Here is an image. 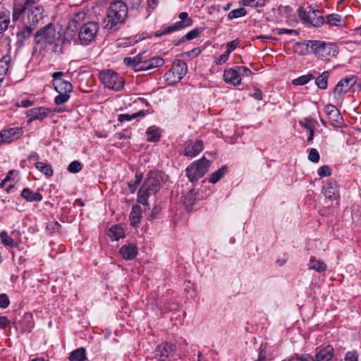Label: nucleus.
<instances>
[{
	"mask_svg": "<svg viewBox=\"0 0 361 361\" xmlns=\"http://www.w3.org/2000/svg\"><path fill=\"white\" fill-rule=\"evenodd\" d=\"M209 161L205 157L195 161L186 169V175L192 182L201 178L208 171Z\"/></svg>",
	"mask_w": 361,
	"mask_h": 361,
	"instance_id": "423d86ee",
	"label": "nucleus"
},
{
	"mask_svg": "<svg viewBox=\"0 0 361 361\" xmlns=\"http://www.w3.org/2000/svg\"><path fill=\"white\" fill-rule=\"evenodd\" d=\"M99 78L104 85L109 89L119 90L123 87V78L113 71L107 70L101 72Z\"/></svg>",
	"mask_w": 361,
	"mask_h": 361,
	"instance_id": "6e6552de",
	"label": "nucleus"
},
{
	"mask_svg": "<svg viewBox=\"0 0 361 361\" xmlns=\"http://www.w3.org/2000/svg\"><path fill=\"white\" fill-rule=\"evenodd\" d=\"M142 209L140 205H134L132 208V211L130 214V225L135 226L137 224L140 222L142 217L141 216Z\"/></svg>",
	"mask_w": 361,
	"mask_h": 361,
	"instance_id": "bb28decb",
	"label": "nucleus"
},
{
	"mask_svg": "<svg viewBox=\"0 0 361 361\" xmlns=\"http://www.w3.org/2000/svg\"><path fill=\"white\" fill-rule=\"evenodd\" d=\"M178 18L180 19L179 21L157 31L154 33V36L161 37L164 35H167L192 25V19L188 16V13L187 12H181L179 14Z\"/></svg>",
	"mask_w": 361,
	"mask_h": 361,
	"instance_id": "0eeeda50",
	"label": "nucleus"
},
{
	"mask_svg": "<svg viewBox=\"0 0 361 361\" xmlns=\"http://www.w3.org/2000/svg\"><path fill=\"white\" fill-rule=\"evenodd\" d=\"M299 123L301 126L306 128L307 130H310V129H314V126L311 119L305 118L303 121H300Z\"/></svg>",
	"mask_w": 361,
	"mask_h": 361,
	"instance_id": "13d9d810",
	"label": "nucleus"
},
{
	"mask_svg": "<svg viewBox=\"0 0 361 361\" xmlns=\"http://www.w3.org/2000/svg\"><path fill=\"white\" fill-rule=\"evenodd\" d=\"M203 150V142L201 140H189L185 143L181 154L192 158Z\"/></svg>",
	"mask_w": 361,
	"mask_h": 361,
	"instance_id": "4468645a",
	"label": "nucleus"
},
{
	"mask_svg": "<svg viewBox=\"0 0 361 361\" xmlns=\"http://www.w3.org/2000/svg\"><path fill=\"white\" fill-rule=\"evenodd\" d=\"M331 173V169L329 166L324 165L318 169V175L320 177H326L330 176Z\"/></svg>",
	"mask_w": 361,
	"mask_h": 361,
	"instance_id": "6e6d98bb",
	"label": "nucleus"
},
{
	"mask_svg": "<svg viewBox=\"0 0 361 361\" xmlns=\"http://www.w3.org/2000/svg\"><path fill=\"white\" fill-rule=\"evenodd\" d=\"M128 15V7L121 1L112 3L108 10L106 27L116 30L123 24Z\"/></svg>",
	"mask_w": 361,
	"mask_h": 361,
	"instance_id": "7ed1b4c3",
	"label": "nucleus"
},
{
	"mask_svg": "<svg viewBox=\"0 0 361 361\" xmlns=\"http://www.w3.org/2000/svg\"><path fill=\"white\" fill-rule=\"evenodd\" d=\"M323 192L326 199L330 201L337 200L339 197V193L336 181L333 179L328 180L326 185L323 188Z\"/></svg>",
	"mask_w": 361,
	"mask_h": 361,
	"instance_id": "f3484780",
	"label": "nucleus"
},
{
	"mask_svg": "<svg viewBox=\"0 0 361 361\" xmlns=\"http://www.w3.org/2000/svg\"><path fill=\"white\" fill-rule=\"evenodd\" d=\"M187 70L186 63L180 59L176 60L170 69L180 80L185 75Z\"/></svg>",
	"mask_w": 361,
	"mask_h": 361,
	"instance_id": "4be33fe9",
	"label": "nucleus"
},
{
	"mask_svg": "<svg viewBox=\"0 0 361 361\" xmlns=\"http://www.w3.org/2000/svg\"><path fill=\"white\" fill-rule=\"evenodd\" d=\"M146 51H142L134 57H126L123 62L136 72L151 71L164 65L165 61L161 57H148L146 56Z\"/></svg>",
	"mask_w": 361,
	"mask_h": 361,
	"instance_id": "f03ea898",
	"label": "nucleus"
},
{
	"mask_svg": "<svg viewBox=\"0 0 361 361\" xmlns=\"http://www.w3.org/2000/svg\"><path fill=\"white\" fill-rule=\"evenodd\" d=\"M244 6H250L252 8H261L265 6V0H241L240 2Z\"/></svg>",
	"mask_w": 361,
	"mask_h": 361,
	"instance_id": "a19ab883",
	"label": "nucleus"
},
{
	"mask_svg": "<svg viewBox=\"0 0 361 361\" xmlns=\"http://www.w3.org/2000/svg\"><path fill=\"white\" fill-rule=\"evenodd\" d=\"M40 0H25L27 24L36 27L44 17V8L39 4Z\"/></svg>",
	"mask_w": 361,
	"mask_h": 361,
	"instance_id": "39448f33",
	"label": "nucleus"
},
{
	"mask_svg": "<svg viewBox=\"0 0 361 361\" xmlns=\"http://www.w3.org/2000/svg\"><path fill=\"white\" fill-rule=\"evenodd\" d=\"M164 78L166 81L171 85L175 84L180 81V79H179L176 74H174L171 71H169L164 74Z\"/></svg>",
	"mask_w": 361,
	"mask_h": 361,
	"instance_id": "09e8293b",
	"label": "nucleus"
},
{
	"mask_svg": "<svg viewBox=\"0 0 361 361\" xmlns=\"http://www.w3.org/2000/svg\"><path fill=\"white\" fill-rule=\"evenodd\" d=\"M176 350L175 345L165 343L159 345L155 350V357L159 361H165L166 358L173 356Z\"/></svg>",
	"mask_w": 361,
	"mask_h": 361,
	"instance_id": "2eb2a0df",
	"label": "nucleus"
},
{
	"mask_svg": "<svg viewBox=\"0 0 361 361\" xmlns=\"http://www.w3.org/2000/svg\"><path fill=\"white\" fill-rule=\"evenodd\" d=\"M167 180V176L161 171H149L137 194V202L143 205L148 204V197L155 194L161 183Z\"/></svg>",
	"mask_w": 361,
	"mask_h": 361,
	"instance_id": "f257e3e1",
	"label": "nucleus"
},
{
	"mask_svg": "<svg viewBox=\"0 0 361 361\" xmlns=\"http://www.w3.org/2000/svg\"><path fill=\"white\" fill-rule=\"evenodd\" d=\"M61 225L56 221H49L47 224V229L50 231L51 233H57L60 231Z\"/></svg>",
	"mask_w": 361,
	"mask_h": 361,
	"instance_id": "3c124183",
	"label": "nucleus"
},
{
	"mask_svg": "<svg viewBox=\"0 0 361 361\" xmlns=\"http://www.w3.org/2000/svg\"><path fill=\"white\" fill-rule=\"evenodd\" d=\"M310 269H314L318 272L326 271V265L321 260L317 259L315 257H312L310 262Z\"/></svg>",
	"mask_w": 361,
	"mask_h": 361,
	"instance_id": "c9c22d12",
	"label": "nucleus"
},
{
	"mask_svg": "<svg viewBox=\"0 0 361 361\" xmlns=\"http://www.w3.org/2000/svg\"><path fill=\"white\" fill-rule=\"evenodd\" d=\"M326 23L330 27L336 26L341 27L342 25L341 16L336 13L329 14L326 16Z\"/></svg>",
	"mask_w": 361,
	"mask_h": 361,
	"instance_id": "7c9ffc66",
	"label": "nucleus"
},
{
	"mask_svg": "<svg viewBox=\"0 0 361 361\" xmlns=\"http://www.w3.org/2000/svg\"><path fill=\"white\" fill-rule=\"evenodd\" d=\"M142 178V177L141 175L136 174L135 181L133 183L131 181L128 183L131 192H134L135 191L137 185L141 183Z\"/></svg>",
	"mask_w": 361,
	"mask_h": 361,
	"instance_id": "5fc2aeb1",
	"label": "nucleus"
},
{
	"mask_svg": "<svg viewBox=\"0 0 361 361\" xmlns=\"http://www.w3.org/2000/svg\"><path fill=\"white\" fill-rule=\"evenodd\" d=\"M63 75L64 73L61 71L54 72L52 74L53 85L58 93H71L73 91V85L70 82L62 78Z\"/></svg>",
	"mask_w": 361,
	"mask_h": 361,
	"instance_id": "9b49d317",
	"label": "nucleus"
},
{
	"mask_svg": "<svg viewBox=\"0 0 361 361\" xmlns=\"http://www.w3.org/2000/svg\"><path fill=\"white\" fill-rule=\"evenodd\" d=\"M119 252L124 259L131 260L136 257L137 249L135 245L128 244L123 245Z\"/></svg>",
	"mask_w": 361,
	"mask_h": 361,
	"instance_id": "412c9836",
	"label": "nucleus"
},
{
	"mask_svg": "<svg viewBox=\"0 0 361 361\" xmlns=\"http://www.w3.org/2000/svg\"><path fill=\"white\" fill-rule=\"evenodd\" d=\"M202 29L195 28L188 32L185 35L183 36L178 42L175 43L176 46L179 45L180 43L184 42L185 40H192L199 36L201 33Z\"/></svg>",
	"mask_w": 361,
	"mask_h": 361,
	"instance_id": "f704fd0d",
	"label": "nucleus"
},
{
	"mask_svg": "<svg viewBox=\"0 0 361 361\" xmlns=\"http://www.w3.org/2000/svg\"><path fill=\"white\" fill-rule=\"evenodd\" d=\"M228 171L226 166H221L218 171L212 173L209 178V181L212 183H217Z\"/></svg>",
	"mask_w": 361,
	"mask_h": 361,
	"instance_id": "473e14b6",
	"label": "nucleus"
},
{
	"mask_svg": "<svg viewBox=\"0 0 361 361\" xmlns=\"http://www.w3.org/2000/svg\"><path fill=\"white\" fill-rule=\"evenodd\" d=\"M314 78V76L312 74H307L298 77L293 80V84L295 85H304L307 84L310 80Z\"/></svg>",
	"mask_w": 361,
	"mask_h": 361,
	"instance_id": "c03bdc74",
	"label": "nucleus"
},
{
	"mask_svg": "<svg viewBox=\"0 0 361 361\" xmlns=\"http://www.w3.org/2000/svg\"><path fill=\"white\" fill-rule=\"evenodd\" d=\"M224 78L226 82L233 85H238L241 82V78L239 76V72L235 68L226 69L224 73Z\"/></svg>",
	"mask_w": 361,
	"mask_h": 361,
	"instance_id": "a211bd4d",
	"label": "nucleus"
},
{
	"mask_svg": "<svg viewBox=\"0 0 361 361\" xmlns=\"http://www.w3.org/2000/svg\"><path fill=\"white\" fill-rule=\"evenodd\" d=\"M26 10L27 8H25V1L23 4L15 5L13 8V22H16L17 20H18L23 13H26Z\"/></svg>",
	"mask_w": 361,
	"mask_h": 361,
	"instance_id": "72a5a7b5",
	"label": "nucleus"
},
{
	"mask_svg": "<svg viewBox=\"0 0 361 361\" xmlns=\"http://www.w3.org/2000/svg\"><path fill=\"white\" fill-rule=\"evenodd\" d=\"M334 353L333 346L329 345L321 349L314 357L312 361H329L332 359Z\"/></svg>",
	"mask_w": 361,
	"mask_h": 361,
	"instance_id": "aec40b11",
	"label": "nucleus"
},
{
	"mask_svg": "<svg viewBox=\"0 0 361 361\" xmlns=\"http://www.w3.org/2000/svg\"><path fill=\"white\" fill-rule=\"evenodd\" d=\"M85 13H78L73 18L68 22L67 25V30L71 32L76 31L78 27L80 25L82 21L85 18Z\"/></svg>",
	"mask_w": 361,
	"mask_h": 361,
	"instance_id": "393cba45",
	"label": "nucleus"
},
{
	"mask_svg": "<svg viewBox=\"0 0 361 361\" xmlns=\"http://www.w3.org/2000/svg\"><path fill=\"white\" fill-rule=\"evenodd\" d=\"M21 197L27 202H39L42 200V195L35 192L29 188H24L21 192Z\"/></svg>",
	"mask_w": 361,
	"mask_h": 361,
	"instance_id": "a878e982",
	"label": "nucleus"
},
{
	"mask_svg": "<svg viewBox=\"0 0 361 361\" xmlns=\"http://www.w3.org/2000/svg\"><path fill=\"white\" fill-rule=\"evenodd\" d=\"M310 43L312 53L319 60L329 61L338 53V48L335 44L320 40H312Z\"/></svg>",
	"mask_w": 361,
	"mask_h": 361,
	"instance_id": "20e7f679",
	"label": "nucleus"
},
{
	"mask_svg": "<svg viewBox=\"0 0 361 361\" xmlns=\"http://www.w3.org/2000/svg\"><path fill=\"white\" fill-rule=\"evenodd\" d=\"M196 201V193L194 190H190L184 197L183 204L188 209H191Z\"/></svg>",
	"mask_w": 361,
	"mask_h": 361,
	"instance_id": "e433bc0d",
	"label": "nucleus"
},
{
	"mask_svg": "<svg viewBox=\"0 0 361 361\" xmlns=\"http://www.w3.org/2000/svg\"><path fill=\"white\" fill-rule=\"evenodd\" d=\"M160 210L161 209L159 207H154L152 211L151 214L148 217V219H151V220L155 219L157 216V215L159 214V213L160 212Z\"/></svg>",
	"mask_w": 361,
	"mask_h": 361,
	"instance_id": "338daca9",
	"label": "nucleus"
},
{
	"mask_svg": "<svg viewBox=\"0 0 361 361\" xmlns=\"http://www.w3.org/2000/svg\"><path fill=\"white\" fill-rule=\"evenodd\" d=\"M238 40H233L231 42H229L226 44V49H228V51H231V52L237 47L238 45Z\"/></svg>",
	"mask_w": 361,
	"mask_h": 361,
	"instance_id": "69168bd1",
	"label": "nucleus"
},
{
	"mask_svg": "<svg viewBox=\"0 0 361 361\" xmlns=\"http://www.w3.org/2000/svg\"><path fill=\"white\" fill-rule=\"evenodd\" d=\"M69 99L70 93L61 92L59 93V95L55 97L54 102L57 105H61L68 102Z\"/></svg>",
	"mask_w": 361,
	"mask_h": 361,
	"instance_id": "8fccbe9b",
	"label": "nucleus"
},
{
	"mask_svg": "<svg viewBox=\"0 0 361 361\" xmlns=\"http://www.w3.org/2000/svg\"><path fill=\"white\" fill-rule=\"evenodd\" d=\"M10 324V320L6 316L0 317V329H4Z\"/></svg>",
	"mask_w": 361,
	"mask_h": 361,
	"instance_id": "0e129e2a",
	"label": "nucleus"
},
{
	"mask_svg": "<svg viewBox=\"0 0 361 361\" xmlns=\"http://www.w3.org/2000/svg\"><path fill=\"white\" fill-rule=\"evenodd\" d=\"M11 62V56L10 54H4L0 56V82L4 78L5 75L8 71Z\"/></svg>",
	"mask_w": 361,
	"mask_h": 361,
	"instance_id": "b1692460",
	"label": "nucleus"
},
{
	"mask_svg": "<svg viewBox=\"0 0 361 361\" xmlns=\"http://www.w3.org/2000/svg\"><path fill=\"white\" fill-rule=\"evenodd\" d=\"M147 140L149 142H157L160 138V133L158 129H149L147 131Z\"/></svg>",
	"mask_w": 361,
	"mask_h": 361,
	"instance_id": "de8ad7c7",
	"label": "nucleus"
},
{
	"mask_svg": "<svg viewBox=\"0 0 361 361\" xmlns=\"http://www.w3.org/2000/svg\"><path fill=\"white\" fill-rule=\"evenodd\" d=\"M251 96L257 100H262L263 98V93L261 90L258 88H254L253 93Z\"/></svg>",
	"mask_w": 361,
	"mask_h": 361,
	"instance_id": "e2e57ef3",
	"label": "nucleus"
},
{
	"mask_svg": "<svg viewBox=\"0 0 361 361\" xmlns=\"http://www.w3.org/2000/svg\"><path fill=\"white\" fill-rule=\"evenodd\" d=\"M324 111L329 116H332L333 117H336L335 120L338 122V118H340L341 119V114L338 110L335 107V106L332 104L326 105L324 107Z\"/></svg>",
	"mask_w": 361,
	"mask_h": 361,
	"instance_id": "a18cd8bd",
	"label": "nucleus"
},
{
	"mask_svg": "<svg viewBox=\"0 0 361 361\" xmlns=\"http://www.w3.org/2000/svg\"><path fill=\"white\" fill-rule=\"evenodd\" d=\"M35 28V27L29 24L24 25L22 30L17 32V43L23 46L25 41L30 37Z\"/></svg>",
	"mask_w": 361,
	"mask_h": 361,
	"instance_id": "5701e85b",
	"label": "nucleus"
},
{
	"mask_svg": "<svg viewBox=\"0 0 361 361\" xmlns=\"http://www.w3.org/2000/svg\"><path fill=\"white\" fill-rule=\"evenodd\" d=\"M329 75V73L328 71H324L319 77L316 78L315 83L319 88L324 90L327 87V80Z\"/></svg>",
	"mask_w": 361,
	"mask_h": 361,
	"instance_id": "4c0bfd02",
	"label": "nucleus"
},
{
	"mask_svg": "<svg viewBox=\"0 0 361 361\" xmlns=\"http://www.w3.org/2000/svg\"><path fill=\"white\" fill-rule=\"evenodd\" d=\"M236 70L239 72V76L241 78L242 75L248 76L252 74V71L245 66H236Z\"/></svg>",
	"mask_w": 361,
	"mask_h": 361,
	"instance_id": "052dcab7",
	"label": "nucleus"
},
{
	"mask_svg": "<svg viewBox=\"0 0 361 361\" xmlns=\"http://www.w3.org/2000/svg\"><path fill=\"white\" fill-rule=\"evenodd\" d=\"M357 82L356 76L350 75L341 80L334 88V94L338 97L346 94Z\"/></svg>",
	"mask_w": 361,
	"mask_h": 361,
	"instance_id": "f8f14e48",
	"label": "nucleus"
},
{
	"mask_svg": "<svg viewBox=\"0 0 361 361\" xmlns=\"http://www.w3.org/2000/svg\"><path fill=\"white\" fill-rule=\"evenodd\" d=\"M324 22L325 20L321 15V11L318 9H314L312 6H310L307 23H310L315 27H320L324 25Z\"/></svg>",
	"mask_w": 361,
	"mask_h": 361,
	"instance_id": "dca6fc26",
	"label": "nucleus"
},
{
	"mask_svg": "<svg viewBox=\"0 0 361 361\" xmlns=\"http://www.w3.org/2000/svg\"><path fill=\"white\" fill-rule=\"evenodd\" d=\"M10 12L1 11L0 12V33L5 32L10 24Z\"/></svg>",
	"mask_w": 361,
	"mask_h": 361,
	"instance_id": "c756f323",
	"label": "nucleus"
},
{
	"mask_svg": "<svg viewBox=\"0 0 361 361\" xmlns=\"http://www.w3.org/2000/svg\"><path fill=\"white\" fill-rule=\"evenodd\" d=\"M13 173V171H9L6 177L1 181L0 186L5 189L8 192L13 187L14 181L11 178L10 175Z\"/></svg>",
	"mask_w": 361,
	"mask_h": 361,
	"instance_id": "79ce46f5",
	"label": "nucleus"
},
{
	"mask_svg": "<svg viewBox=\"0 0 361 361\" xmlns=\"http://www.w3.org/2000/svg\"><path fill=\"white\" fill-rule=\"evenodd\" d=\"M319 157L318 151L314 148H312L308 155V159L312 162L317 163L319 161Z\"/></svg>",
	"mask_w": 361,
	"mask_h": 361,
	"instance_id": "864d4df0",
	"label": "nucleus"
},
{
	"mask_svg": "<svg viewBox=\"0 0 361 361\" xmlns=\"http://www.w3.org/2000/svg\"><path fill=\"white\" fill-rule=\"evenodd\" d=\"M56 31L52 23H49L39 30L35 35V41L37 44L44 43L52 44L56 38Z\"/></svg>",
	"mask_w": 361,
	"mask_h": 361,
	"instance_id": "9d476101",
	"label": "nucleus"
},
{
	"mask_svg": "<svg viewBox=\"0 0 361 361\" xmlns=\"http://www.w3.org/2000/svg\"><path fill=\"white\" fill-rule=\"evenodd\" d=\"M0 238L1 240L2 243L6 246H10L12 247L16 246V243L11 237H10L8 235L7 232H6L5 231H2L0 233Z\"/></svg>",
	"mask_w": 361,
	"mask_h": 361,
	"instance_id": "37998d69",
	"label": "nucleus"
},
{
	"mask_svg": "<svg viewBox=\"0 0 361 361\" xmlns=\"http://www.w3.org/2000/svg\"><path fill=\"white\" fill-rule=\"evenodd\" d=\"M99 25L94 22H88L83 24L79 30L78 37L82 45L90 44L96 37L98 32Z\"/></svg>",
	"mask_w": 361,
	"mask_h": 361,
	"instance_id": "1a4fd4ad",
	"label": "nucleus"
},
{
	"mask_svg": "<svg viewBox=\"0 0 361 361\" xmlns=\"http://www.w3.org/2000/svg\"><path fill=\"white\" fill-rule=\"evenodd\" d=\"M145 115V114L142 110L139 111L138 112L133 114L131 115L128 114H120L118 117V121L120 122L129 121L137 117H144Z\"/></svg>",
	"mask_w": 361,
	"mask_h": 361,
	"instance_id": "ea45409f",
	"label": "nucleus"
},
{
	"mask_svg": "<svg viewBox=\"0 0 361 361\" xmlns=\"http://www.w3.org/2000/svg\"><path fill=\"white\" fill-rule=\"evenodd\" d=\"M35 167L46 176L50 177L53 175V170L49 164L42 162H36Z\"/></svg>",
	"mask_w": 361,
	"mask_h": 361,
	"instance_id": "58836bf2",
	"label": "nucleus"
},
{
	"mask_svg": "<svg viewBox=\"0 0 361 361\" xmlns=\"http://www.w3.org/2000/svg\"><path fill=\"white\" fill-rule=\"evenodd\" d=\"M298 15L302 23L306 24L308 20V13L302 7L298 8Z\"/></svg>",
	"mask_w": 361,
	"mask_h": 361,
	"instance_id": "4d7b16f0",
	"label": "nucleus"
},
{
	"mask_svg": "<svg viewBox=\"0 0 361 361\" xmlns=\"http://www.w3.org/2000/svg\"><path fill=\"white\" fill-rule=\"evenodd\" d=\"M345 361H358L357 354L355 352H348L345 356Z\"/></svg>",
	"mask_w": 361,
	"mask_h": 361,
	"instance_id": "680f3d73",
	"label": "nucleus"
},
{
	"mask_svg": "<svg viewBox=\"0 0 361 361\" xmlns=\"http://www.w3.org/2000/svg\"><path fill=\"white\" fill-rule=\"evenodd\" d=\"M21 128L15 127L4 129L0 131V145L11 143L21 137L23 135Z\"/></svg>",
	"mask_w": 361,
	"mask_h": 361,
	"instance_id": "ddd939ff",
	"label": "nucleus"
},
{
	"mask_svg": "<svg viewBox=\"0 0 361 361\" xmlns=\"http://www.w3.org/2000/svg\"><path fill=\"white\" fill-rule=\"evenodd\" d=\"M109 236L114 240H118L125 236V231L122 227L115 225L109 230Z\"/></svg>",
	"mask_w": 361,
	"mask_h": 361,
	"instance_id": "cd10ccee",
	"label": "nucleus"
},
{
	"mask_svg": "<svg viewBox=\"0 0 361 361\" xmlns=\"http://www.w3.org/2000/svg\"><path fill=\"white\" fill-rule=\"evenodd\" d=\"M82 169V165L78 161H72L68 167V170L71 173H78Z\"/></svg>",
	"mask_w": 361,
	"mask_h": 361,
	"instance_id": "603ef678",
	"label": "nucleus"
},
{
	"mask_svg": "<svg viewBox=\"0 0 361 361\" xmlns=\"http://www.w3.org/2000/svg\"><path fill=\"white\" fill-rule=\"evenodd\" d=\"M70 361H85L86 360V351L84 348H79L71 353Z\"/></svg>",
	"mask_w": 361,
	"mask_h": 361,
	"instance_id": "c85d7f7f",
	"label": "nucleus"
},
{
	"mask_svg": "<svg viewBox=\"0 0 361 361\" xmlns=\"http://www.w3.org/2000/svg\"><path fill=\"white\" fill-rule=\"evenodd\" d=\"M312 40H305L302 42H297L295 45V48L300 49L298 53L300 55H306L312 53L311 51V43Z\"/></svg>",
	"mask_w": 361,
	"mask_h": 361,
	"instance_id": "2f4dec72",
	"label": "nucleus"
},
{
	"mask_svg": "<svg viewBox=\"0 0 361 361\" xmlns=\"http://www.w3.org/2000/svg\"><path fill=\"white\" fill-rule=\"evenodd\" d=\"M51 111L44 107L32 108L27 111V116L30 120H43L50 114Z\"/></svg>",
	"mask_w": 361,
	"mask_h": 361,
	"instance_id": "6ab92c4d",
	"label": "nucleus"
},
{
	"mask_svg": "<svg viewBox=\"0 0 361 361\" xmlns=\"http://www.w3.org/2000/svg\"><path fill=\"white\" fill-rule=\"evenodd\" d=\"M278 33L279 35H281V34H295V35H298V32L295 30H292V29H279V32Z\"/></svg>",
	"mask_w": 361,
	"mask_h": 361,
	"instance_id": "774afa93",
	"label": "nucleus"
},
{
	"mask_svg": "<svg viewBox=\"0 0 361 361\" xmlns=\"http://www.w3.org/2000/svg\"><path fill=\"white\" fill-rule=\"evenodd\" d=\"M246 14H247L246 10L243 7H241V8L231 11L228 13V17L229 19H233V18H238L240 17L245 16Z\"/></svg>",
	"mask_w": 361,
	"mask_h": 361,
	"instance_id": "49530a36",
	"label": "nucleus"
},
{
	"mask_svg": "<svg viewBox=\"0 0 361 361\" xmlns=\"http://www.w3.org/2000/svg\"><path fill=\"white\" fill-rule=\"evenodd\" d=\"M10 304V300L5 293L0 294V307L6 308Z\"/></svg>",
	"mask_w": 361,
	"mask_h": 361,
	"instance_id": "bf43d9fd",
	"label": "nucleus"
}]
</instances>
